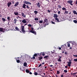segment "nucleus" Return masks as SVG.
Here are the masks:
<instances>
[{
  "label": "nucleus",
  "instance_id": "f257e3e1",
  "mask_svg": "<svg viewBox=\"0 0 77 77\" xmlns=\"http://www.w3.org/2000/svg\"><path fill=\"white\" fill-rule=\"evenodd\" d=\"M22 8H24V9H26V8H27V9H30V7H29V5H26L25 3L23 4Z\"/></svg>",
  "mask_w": 77,
  "mask_h": 77
},
{
  "label": "nucleus",
  "instance_id": "f03ea898",
  "mask_svg": "<svg viewBox=\"0 0 77 77\" xmlns=\"http://www.w3.org/2000/svg\"><path fill=\"white\" fill-rule=\"evenodd\" d=\"M21 28L22 29V31L23 33H25L26 31L24 30V26H22L21 27Z\"/></svg>",
  "mask_w": 77,
  "mask_h": 77
},
{
  "label": "nucleus",
  "instance_id": "7ed1b4c3",
  "mask_svg": "<svg viewBox=\"0 0 77 77\" xmlns=\"http://www.w3.org/2000/svg\"><path fill=\"white\" fill-rule=\"evenodd\" d=\"M23 3L26 5H32L31 3L26 1H24Z\"/></svg>",
  "mask_w": 77,
  "mask_h": 77
},
{
  "label": "nucleus",
  "instance_id": "20e7f679",
  "mask_svg": "<svg viewBox=\"0 0 77 77\" xmlns=\"http://www.w3.org/2000/svg\"><path fill=\"white\" fill-rule=\"evenodd\" d=\"M73 2L72 1V0H69L67 2V3H69V4H70V5H71V6H72V5H73V4H72V2Z\"/></svg>",
  "mask_w": 77,
  "mask_h": 77
},
{
  "label": "nucleus",
  "instance_id": "39448f33",
  "mask_svg": "<svg viewBox=\"0 0 77 77\" xmlns=\"http://www.w3.org/2000/svg\"><path fill=\"white\" fill-rule=\"evenodd\" d=\"M30 32L32 33H33L34 35H36V32L35 30H31L30 31Z\"/></svg>",
  "mask_w": 77,
  "mask_h": 77
},
{
  "label": "nucleus",
  "instance_id": "423d86ee",
  "mask_svg": "<svg viewBox=\"0 0 77 77\" xmlns=\"http://www.w3.org/2000/svg\"><path fill=\"white\" fill-rule=\"evenodd\" d=\"M36 5H37V8H40L41 4H40V3H39V2H38V3L36 4Z\"/></svg>",
  "mask_w": 77,
  "mask_h": 77
},
{
  "label": "nucleus",
  "instance_id": "0eeeda50",
  "mask_svg": "<svg viewBox=\"0 0 77 77\" xmlns=\"http://www.w3.org/2000/svg\"><path fill=\"white\" fill-rule=\"evenodd\" d=\"M65 47H66V45H61V48L63 49H65Z\"/></svg>",
  "mask_w": 77,
  "mask_h": 77
},
{
  "label": "nucleus",
  "instance_id": "6e6552de",
  "mask_svg": "<svg viewBox=\"0 0 77 77\" xmlns=\"http://www.w3.org/2000/svg\"><path fill=\"white\" fill-rule=\"evenodd\" d=\"M4 29H5L3 28H0V32H5V31H3Z\"/></svg>",
  "mask_w": 77,
  "mask_h": 77
},
{
  "label": "nucleus",
  "instance_id": "1a4fd4ad",
  "mask_svg": "<svg viewBox=\"0 0 77 77\" xmlns=\"http://www.w3.org/2000/svg\"><path fill=\"white\" fill-rule=\"evenodd\" d=\"M72 63V62H68L67 63L68 64L67 65L68 66H71V64Z\"/></svg>",
  "mask_w": 77,
  "mask_h": 77
},
{
  "label": "nucleus",
  "instance_id": "9d476101",
  "mask_svg": "<svg viewBox=\"0 0 77 77\" xmlns=\"http://www.w3.org/2000/svg\"><path fill=\"white\" fill-rule=\"evenodd\" d=\"M18 5H19V2H17L14 5V6L15 7H17V6Z\"/></svg>",
  "mask_w": 77,
  "mask_h": 77
},
{
  "label": "nucleus",
  "instance_id": "9b49d317",
  "mask_svg": "<svg viewBox=\"0 0 77 77\" xmlns=\"http://www.w3.org/2000/svg\"><path fill=\"white\" fill-rule=\"evenodd\" d=\"M43 24L45 26H47V25H48V22H43Z\"/></svg>",
  "mask_w": 77,
  "mask_h": 77
},
{
  "label": "nucleus",
  "instance_id": "f8f14e48",
  "mask_svg": "<svg viewBox=\"0 0 77 77\" xmlns=\"http://www.w3.org/2000/svg\"><path fill=\"white\" fill-rule=\"evenodd\" d=\"M54 18H57L58 17V15H57V14H55L54 15Z\"/></svg>",
  "mask_w": 77,
  "mask_h": 77
},
{
  "label": "nucleus",
  "instance_id": "ddd939ff",
  "mask_svg": "<svg viewBox=\"0 0 77 77\" xmlns=\"http://www.w3.org/2000/svg\"><path fill=\"white\" fill-rule=\"evenodd\" d=\"M11 5H12V3L11 2H10V3L8 2V5H7L8 7H9V6H10Z\"/></svg>",
  "mask_w": 77,
  "mask_h": 77
},
{
  "label": "nucleus",
  "instance_id": "4468645a",
  "mask_svg": "<svg viewBox=\"0 0 77 77\" xmlns=\"http://www.w3.org/2000/svg\"><path fill=\"white\" fill-rule=\"evenodd\" d=\"M48 57H49V56H48L46 55L44 57V58L46 59H48L47 58H48Z\"/></svg>",
  "mask_w": 77,
  "mask_h": 77
},
{
  "label": "nucleus",
  "instance_id": "2eb2a0df",
  "mask_svg": "<svg viewBox=\"0 0 77 77\" xmlns=\"http://www.w3.org/2000/svg\"><path fill=\"white\" fill-rule=\"evenodd\" d=\"M22 22L23 23H26L27 21L25 19H24L22 21Z\"/></svg>",
  "mask_w": 77,
  "mask_h": 77
},
{
  "label": "nucleus",
  "instance_id": "dca6fc26",
  "mask_svg": "<svg viewBox=\"0 0 77 77\" xmlns=\"http://www.w3.org/2000/svg\"><path fill=\"white\" fill-rule=\"evenodd\" d=\"M55 18V20L57 21L56 22H58V23H59V22H60V21H59V19H58L57 17Z\"/></svg>",
  "mask_w": 77,
  "mask_h": 77
},
{
  "label": "nucleus",
  "instance_id": "f3484780",
  "mask_svg": "<svg viewBox=\"0 0 77 77\" xmlns=\"http://www.w3.org/2000/svg\"><path fill=\"white\" fill-rule=\"evenodd\" d=\"M26 72L27 73H29V72H30V71H29L28 69H26Z\"/></svg>",
  "mask_w": 77,
  "mask_h": 77
},
{
  "label": "nucleus",
  "instance_id": "a211bd4d",
  "mask_svg": "<svg viewBox=\"0 0 77 77\" xmlns=\"http://www.w3.org/2000/svg\"><path fill=\"white\" fill-rule=\"evenodd\" d=\"M27 65V63L26 62H24L23 64V66H26Z\"/></svg>",
  "mask_w": 77,
  "mask_h": 77
},
{
  "label": "nucleus",
  "instance_id": "6ab92c4d",
  "mask_svg": "<svg viewBox=\"0 0 77 77\" xmlns=\"http://www.w3.org/2000/svg\"><path fill=\"white\" fill-rule=\"evenodd\" d=\"M17 23V19H14V24H16Z\"/></svg>",
  "mask_w": 77,
  "mask_h": 77
},
{
  "label": "nucleus",
  "instance_id": "aec40b11",
  "mask_svg": "<svg viewBox=\"0 0 77 77\" xmlns=\"http://www.w3.org/2000/svg\"><path fill=\"white\" fill-rule=\"evenodd\" d=\"M73 14H75V15H77V13L76 12V11H74L73 12Z\"/></svg>",
  "mask_w": 77,
  "mask_h": 77
},
{
  "label": "nucleus",
  "instance_id": "412c9836",
  "mask_svg": "<svg viewBox=\"0 0 77 77\" xmlns=\"http://www.w3.org/2000/svg\"><path fill=\"white\" fill-rule=\"evenodd\" d=\"M65 12L64 13V14H68V11H66V10H65Z\"/></svg>",
  "mask_w": 77,
  "mask_h": 77
},
{
  "label": "nucleus",
  "instance_id": "4be33fe9",
  "mask_svg": "<svg viewBox=\"0 0 77 77\" xmlns=\"http://www.w3.org/2000/svg\"><path fill=\"white\" fill-rule=\"evenodd\" d=\"M42 58H43V57H38V60H41V59H42Z\"/></svg>",
  "mask_w": 77,
  "mask_h": 77
},
{
  "label": "nucleus",
  "instance_id": "5701e85b",
  "mask_svg": "<svg viewBox=\"0 0 77 77\" xmlns=\"http://www.w3.org/2000/svg\"><path fill=\"white\" fill-rule=\"evenodd\" d=\"M14 14H15V15H18V12H14Z\"/></svg>",
  "mask_w": 77,
  "mask_h": 77
},
{
  "label": "nucleus",
  "instance_id": "b1692460",
  "mask_svg": "<svg viewBox=\"0 0 77 77\" xmlns=\"http://www.w3.org/2000/svg\"><path fill=\"white\" fill-rule=\"evenodd\" d=\"M44 22H48V19H46L45 20H44Z\"/></svg>",
  "mask_w": 77,
  "mask_h": 77
},
{
  "label": "nucleus",
  "instance_id": "393cba45",
  "mask_svg": "<svg viewBox=\"0 0 77 77\" xmlns=\"http://www.w3.org/2000/svg\"><path fill=\"white\" fill-rule=\"evenodd\" d=\"M34 12L35 14H38V12L37 11H34Z\"/></svg>",
  "mask_w": 77,
  "mask_h": 77
},
{
  "label": "nucleus",
  "instance_id": "a878e982",
  "mask_svg": "<svg viewBox=\"0 0 77 77\" xmlns=\"http://www.w3.org/2000/svg\"><path fill=\"white\" fill-rule=\"evenodd\" d=\"M7 20H8V21H10V20H11V19L10 18V17H7Z\"/></svg>",
  "mask_w": 77,
  "mask_h": 77
},
{
  "label": "nucleus",
  "instance_id": "bb28decb",
  "mask_svg": "<svg viewBox=\"0 0 77 77\" xmlns=\"http://www.w3.org/2000/svg\"><path fill=\"white\" fill-rule=\"evenodd\" d=\"M2 21H4V22H5V21H6V19H5L4 18H2Z\"/></svg>",
  "mask_w": 77,
  "mask_h": 77
},
{
  "label": "nucleus",
  "instance_id": "cd10ccee",
  "mask_svg": "<svg viewBox=\"0 0 77 77\" xmlns=\"http://www.w3.org/2000/svg\"><path fill=\"white\" fill-rule=\"evenodd\" d=\"M34 74L35 75H38V73L35 72L34 73Z\"/></svg>",
  "mask_w": 77,
  "mask_h": 77
},
{
  "label": "nucleus",
  "instance_id": "c85d7f7f",
  "mask_svg": "<svg viewBox=\"0 0 77 77\" xmlns=\"http://www.w3.org/2000/svg\"><path fill=\"white\" fill-rule=\"evenodd\" d=\"M62 10H63V11H64V10H65V11H66V8H62Z\"/></svg>",
  "mask_w": 77,
  "mask_h": 77
},
{
  "label": "nucleus",
  "instance_id": "c756f323",
  "mask_svg": "<svg viewBox=\"0 0 77 77\" xmlns=\"http://www.w3.org/2000/svg\"><path fill=\"white\" fill-rule=\"evenodd\" d=\"M58 61L59 62H61V61H62L61 59L59 58L58 60Z\"/></svg>",
  "mask_w": 77,
  "mask_h": 77
},
{
  "label": "nucleus",
  "instance_id": "7c9ffc66",
  "mask_svg": "<svg viewBox=\"0 0 77 77\" xmlns=\"http://www.w3.org/2000/svg\"><path fill=\"white\" fill-rule=\"evenodd\" d=\"M67 47H70V44L69 43L67 44Z\"/></svg>",
  "mask_w": 77,
  "mask_h": 77
},
{
  "label": "nucleus",
  "instance_id": "2f4dec72",
  "mask_svg": "<svg viewBox=\"0 0 77 77\" xmlns=\"http://www.w3.org/2000/svg\"><path fill=\"white\" fill-rule=\"evenodd\" d=\"M58 6V8H60H60H61V5H59Z\"/></svg>",
  "mask_w": 77,
  "mask_h": 77
},
{
  "label": "nucleus",
  "instance_id": "473e14b6",
  "mask_svg": "<svg viewBox=\"0 0 77 77\" xmlns=\"http://www.w3.org/2000/svg\"><path fill=\"white\" fill-rule=\"evenodd\" d=\"M20 60H17V63H20Z\"/></svg>",
  "mask_w": 77,
  "mask_h": 77
},
{
  "label": "nucleus",
  "instance_id": "72a5a7b5",
  "mask_svg": "<svg viewBox=\"0 0 77 77\" xmlns=\"http://www.w3.org/2000/svg\"><path fill=\"white\" fill-rule=\"evenodd\" d=\"M51 24H55V23L54 22L51 21Z\"/></svg>",
  "mask_w": 77,
  "mask_h": 77
},
{
  "label": "nucleus",
  "instance_id": "f704fd0d",
  "mask_svg": "<svg viewBox=\"0 0 77 77\" xmlns=\"http://www.w3.org/2000/svg\"><path fill=\"white\" fill-rule=\"evenodd\" d=\"M37 54H34V57H36V56H37Z\"/></svg>",
  "mask_w": 77,
  "mask_h": 77
},
{
  "label": "nucleus",
  "instance_id": "c9c22d12",
  "mask_svg": "<svg viewBox=\"0 0 77 77\" xmlns=\"http://www.w3.org/2000/svg\"><path fill=\"white\" fill-rule=\"evenodd\" d=\"M73 22H74V23H77V21L76 20H74L73 21Z\"/></svg>",
  "mask_w": 77,
  "mask_h": 77
},
{
  "label": "nucleus",
  "instance_id": "e433bc0d",
  "mask_svg": "<svg viewBox=\"0 0 77 77\" xmlns=\"http://www.w3.org/2000/svg\"><path fill=\"white\" fill-rule=\"evenodd\" d=\"M73 60L74 61H75V62H77V59H74Z\"/></svg>",
  "mask_w": 77,
  "mask_h": 77
},
{
  "label": "nucleus",
  "instance_id": "4c0bfd02",
  "mask_svg": "<svg viewBox=\"0 0 77 77\" xmlns=\"http://www.w3.org/2000/svg\"><path fill=\"white\" fill-rule=\"evenodd\" d=\"M35 21H36V20H37V21H38V18H35Z\"/></svg>",
  "mask_w": 77,
  "mask_h": 77
},
{
  "label": "nucleus",
  "instance_id": "58836bf2",
  "mask_svg": "<svg viewBox=\"0 0 77 77\" xmlns=\"http://www.w3.org/2000/svg\"><path fill=\"white\" fill-rule=\"evenodd\" d=\"M59 73H60V72L59 71H57V74H59Z\"/></svg>",
  "mask_w": 77,
  "mask_h": 77
},
{
  "label": "nucleus",
  "instance_id": "ea45409f",
  "mask_svg": "<svg viewBox=\"0 0 77 77\" xmlns=\"http://www.w3.org/2000/svg\"><path fill=\"white\" fill-rule=\"evenodd\" d=\"M28 26L29 27H32V25H31L30 24H29L28 25Z\"/></svg>",
  "mask_w": 77,
  "mask_h": 77
},
{
  "label": "nucleus",
  "instance_id": "a19ab883",
  "mask_svg": "<svg viewBox=\"0 0 77 77\" xmlns=\"http://www.w3.org/2000/svg\"><path fill=\"white\" fill-rule=\"evenodd\" d=\"M39 23H40V24H41L42 23V20H40L39 21Z\"/></svg>",
  "mask_w": 77,
  "mask_h": 77
},
{
  "label": "nucleus",
  "instance_id": "79ce46f5",
  "mask_svg": "<svg viewBox=\"0 0 77 77\" xmlns=\"http://www.w3.org/2000/svg\"><path fill=\"white\" fill-rule=\"evenodd\" d=\"M64 72H68V71L67 70H65L64 71Z\"/></svg>",
  "mask_w": 77,
  "mask_h": 77
},
{
  "label": "nucleus",
  "instance_id": "37998d69",
  "mask_svg": "<svg viewBox=\"0 0 77 77\" xmlns=\"http://www.w3.org/2000/svg\"><path fill=\"white\" fill-rule=\"evenodd\" d=\"M15 29L16 30H19V29L18 28V27H16L15 28Z\"/></svg>",
  "mask_w": 77,
  "mask_h": 77
},
{
  "label": "nucleus",
  "instance_id": "c03bdc74",
  "mask_svg": "<svg viewBox=\"0 0 77 77\" xmlns=\"http://www.w3.org/2000/svg\"><path fill=\"white\" fill-rule=\"evenodd\" d=\"M42 56H45V53H44V52H43V53H42Z\"/></svg>",
  "mask_w": 77,
  "mask_h": 77
},
{
  "label": "nucleus",
  "instance_id": "a18cd8bd",
  "mask_svg": "<svg viewBox=\"0 0 77 77\" xmlns=\"http://www.w3.org/2000/svg\"><path fill=\"white\" fill-rule=\"evenodd\" d=\"M73 56L74 57H77V55H73Z\"/></svg>",
  "mask_w": 77,
  "mask_h": 77
},
{
  "label": "nucleus",
  "instance_id": "49530a36",
  "mask_svg": "<svg viewBox=\"0 0 77 77\" xmlns=\"http://www.w3.org/2000/svg\"><path fill=\"white\" fill-rule=\"evenodd\" d=\"M32 59H35V57H32Z\"/></svg>",
  "mask_w": 77,
  "mask_h": 77
},
{
  "label": "nucleus",
  "instance_id": "de8ad7c7",
  "mask_svg": "<svg viewBox=\"0 0 77 77\" xmlns=\"http://www.w3.org/2000/svg\"><path fill=\"white\" fill-rule=\"evenodd\" d=\"M69 62H72V60H71L70 59H69Z\"/></svg>",
  "mask_w": 77,
  "mask_h": 77
},
{
  "label": "nucleus",
  "instance_id": "09e8293b",
  "mask_svg": "<svg viewBox=\"0 0 77 77\" xmlns=\"http://www.w3.org/2000/svg\"><path fill=\"white\" fill-rule=\"evenodd\" d=\"M42 66V64H40L38 66V67L39 68V67H40V66Z\"/></svg>",
  "mask_w": 77,
  "mask_h": 77
},
{
  "label": "nucleus",
  "instance_id": "8fccbe9b",
  "mask_svg": "<svg viewBox=\"0 0 77 77\" xmlns=\"http://www.w3.org/2000/svg\"><path fill=\"white\" fill-rule=\"evenodd\" d=\"M48 12H49V13H50V11L49 10H48Z\"/></svg>",
  "mask_w": 77,
  "mask_h": 77
},
{
  "label": "nucleus",
  "instance_id": "3c124183",
  "mask_svg": "<svg viewBox=\"0 0 77 77\" xmlns=\"http://www.w3.org/2000/svg\"><path fill=\"white\" fill-rule=\"evenodd\" d=\"M43 53V52H41V53H40V55H41H41H42V53Z\"/></svg>",
  "mask_w": 77,
  "mask_h": 77
},
{
  "label": "nucleus",
  "instance_id": "603ef678",
  "mask_svg": "<svg viewBox=\"0 0 77 77\" xmlns=\"http://www.w3.org/2000/svg\"><path fill=\"white\" fill-rule=\"evenodd\" d=\"M21 14H22V16H23V15H24V13H22Z\"/></svg>",
  "mask_w": 77,
  "mask_h": 77
},
{
  "label": "nucleus",
  "instance_id": "864d4df0",
  "mask_svg": "<svg viewBox=\"0 0 77 77\" xmlns=\"http://www.w3.org/2000/svg\"><path fill=\"white\" fill-rule=\"evenodd\" d=\"M23 17H24V18H25L26 17V15H24V14L23 15V16H22Z\"/></svg>",
  "mask_w": 77,
  "mask_h": 77
},
{
  "label": "nucleus",
  "instance_id": "5fc2aeb1",
  "mask_svg": "<svg viewBox=\"0 0 77 77\" xmlns=\"http://www.w3.org/2000/svg\"><path fill=\"white\" fill-rule=\"evenodd\" d=\"M58 14H60V11H59L58 12Z\"/></svg>",
  "mask_w": 77,
  "mask_h": 77
},
{
  "label": "nucleus",
  "instance_id": "6e6d98bb",
  "mask_svg": "<svg viewBox=\"0 0 77 77\" xmlns=\"http://www.w3.org/2000/svg\"><path fill=\"white\" fill-rule=\"evenodd\" d=\"M27 24H28L27 23H26V24H24V26H26L27 25Z\"/></svg>",
  "mask_w": 77,
  "mask_h": 77
},
{
  "label": "nucleus",
  "instance_id": "4d7b16f0",
  "mask_svg": "<svg viewBox=\"0 0 77 77\" xmlns=\"http://www.w3.org/2000/svg\"><path fill=\"white\" fill-rule=\"evenodd\" d=\"M75 5H77V0H76V2H75Z\"/></svg>",
  "mask_w": 77,
  "mask_h": 77
},
{
  "label": "nucleus",
  "instance_id": "13d9d810",
  "mask_svg": "<svg viewBox=\"0 0 77 77\" xmlns=\"http://www.w3.org/2000/svg\"><path fill=\"white\" fill-rule=\"evenodd\" d=\"M68 54V53H67V52H65V54Z\"/></svg>",
  "mask_w": 77,
  "mask_h": 77
},
{
  "label": "nucleus",
  "instance_id": "bf43d9fd",
  "mask_svg": "<svg viewBox=\"0 0 77 77\" xmlns=\"http://www.w3.org/2000/svg\"><path fill=\"white\" fill-rule=\"evenodd\" d=\"M59 59H61L62 58V57H60V56H59Z\"/></svg>",
  "mask_w": 77,
  "mask_h": 77
},
{
  "label": "nucleus",
  "instance_id": "052dcab7",
  "mask_svg": "<svg viewBox=\"0 0 77 77\" xmlns=\"http://www.w3.org/2000/svg\"><path fill=\"white\" fill-rule=\"evenodd\" d=\"M49 66H50V67H52V66H53V65H50Z\"/></svg>",
  "mask_w": 77,
  "mask_h": 77
},
{
  "label": "nucleus",
  "instance_id": "680f3d73",
  "mask_svg": "<svg viewBox=\"0 0 77 77\" xmlns=\"http://www.w3.org/2000/svg\"><path fill=\"white\" fill-rule=\"evenodd\" d=\"M29 74H32V72H29Z\"/></svg>",
  "mask_w": 77,
  "mask_h": 77
},
{
  "label": "nucleus",
  "instance_id": "e2e57ef3",
  "mask_svg": "<svg viewBox=\"0 0 77 77\" xmlns=\"http://www.w3.org/2000/svg\"><path fill=\"white\" fill-rule=\"evenodd\" d=\"M65 68H68V66H65Z\"/></svg>",
  "mask_w": 77,
  "mask_h": 77
},
{
  "label": "nucleus",
  "instance_id": "0e129e2a",
  "mask_svg": "<svg viewBox=\"0 0 77 77\" xmlns=\"http://www.w3.org/2000/svg\"><path fill=\"white\" fill-rule=\"evenodd\" d=\"M31 29L32 30H33V29H34V28H31Z\"/></svg>",
  "mask_w": 77,
  "mask_h": 77
},
{
  "label": "nucleus",
  "instance_id": "69168bd1",
  "mask_svg": "<svg viewBox=\"0 0 77 77\" xmlns=\"http://www.w3.org/2000/svg\"><path fill=\"white\" fill-rule=\"evenodd\" d=\"M12 4H14V2L12 1Z\"/></svg>",
  "mask_w": 77,
  "mask_h": 77
},
{
  "label": "nucleus",
  "instance_id": "338daca9",
  "mask_svg": "<svg viewBox=\"0 0 77 77\" xmlns=\"http://www.w3.org/2000/svg\"><path fill=\"white\" fill-rule=\"evenodd\" d=\"M22 71L23 72L24 71H25V69H22Z\"/></svg>",
  "mask_w": 77,
  "mask_h": 77
},
{
  "label": "nucleus",
  "instance_id": "774afa93",
  "mask_svg": "<svg viewBox=\"0 0 77 77\" xmlns=\"http://www.w3.org/2000/svg\"><path fill=\"white\" fill-rule=\"evenodd\" d=\"M59 50H61V48L59 47Z\"/></svg>",
  "mask_w": 77,
  "mask_h": 77
}]
</instances>
